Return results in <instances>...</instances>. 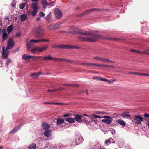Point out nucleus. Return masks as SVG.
Instances as JSON below:
<instances>
[{"label": "nucleus", "instance_id": "obj_42", "mask_svg": "<svg viewBox=\"0 0 149 149\" xmlns=\"http://www.w3.org/2000/svg\"><path fill=\"white\" fill-rule=\"evenodd\" d=\"M91 10V12L93 11H101L103 10L102 9H100V8H93L90 9Z\"/></svg>", "mask_w": 149, "mask_h": 149}, {"label": "nucleus", "instance_id": "obj_6", "mask_svg": "<svg viewBox=\"0 0 149 149\" xmlns=\"http://www.w3.org/2000/svg\"><path fill=\"white\" fill-rule=\"evenodd\" d=\"M31 8L33 10L31 12V14L32 16L36 15L38 10V8L36 3H33L31 5Z\"/></svg>", "mask_w": 149, "mask_h": 149}, {"label": "nucleus", "instance_id": "obj_45", "mask_svg": "<svg viewBox=\"0 0 149 149\" xmlns=\"http://www.w3.org/2000/svg\"><path fill=\"white\" fill-rule=\"evenodd\" d=\"M66 61L68 63H70L72 62V61L71 60H69L66 59L61 58V61Z\"/></svg>", "mask_w": 149, "mask_h": 149}, {"label": "nucleus", "instance_id": "obj_7", "mask_svg": "<svg viewBox=\"0 0 149 149\" xmlns=\"http://www.w3.org/2000/svg\"><path fill=\"white\" fill-rule=\"evenodd\" d=\"M7 43L8 45L6 48V49H12L15 44L13 39V38H10L7 42Z\"/></svg>", "mask_w": 149, "mask_h": 149}, {"label": "nucleus", "instance_id": "obj_25", "mask_svg": "<svg viewBox=\"0 0 149 149\" xmlns=\"http://www.w3.org/2000/svg\"><path fill=\"white\" fill-rule=\"evenodd\" d=\"M31 52L33 54L35 53L36 52H39V47H36L33 48L31 50Z\"/></svg>", "mask_w": 149, "mask_h": 149}, {"label": "nucleus", "instance_id": "obj_35", "mask_svg": "<svg viewBox=\"0 0 149 149\" xmlns=\"http://www.w3.org/2000/svg\"><path fill=\"white\" fill-rule=\"evenodd\" d=\"M96 64L93 63H82V65H86L87 66H95Z\"/></svg>", "mask_w": 149, "mask_h": 149}, {"label": "nucleus", "instance_id": "obj_59", "mask_svg": "<svg viewBox=\"0 0 149 149\" xmlns=\"http://www.w3.org/2000/svg\"><path fill=\"white\" fill-rule=\"evenodd\" d=\"M114 67V66H111V65H106V67L107 68H113Z\"/></svg>", "mask_w": 149, "mask_h": 149}, {"label": "nucleus", "instance_id": "obj_61", "mask_svg": "<svg viewBox=\"0 0 149 149\" xmlns=\"http://www.w3.org/2000/svg\"><path fill=\"white\" fill-rule=\"evenodd\" d=\"M144 117L146 118H149V114H145L144 115Z\"/></svg>", "mask_w": 149, "mask_h": 149}, {"label": "nucleus", "instance_id": "obj_48", "mask_svg": "<svg viewBox=\"0 0 149 149\" xmlns=\"http://www.w3.org/2000/svg\"><path fill=\"white\" fill-rule=\"evenodd\" d=\"M61 58H58L55 57H52V60H54L55 61H61Z\"/></svg>", "mask_w": 149, "mask_h": 149}, {"label": "nucleus", "instance_id": "obj_46", "mask_svg": "<svg viewBox=\"0 0 149 149\" xmlns=\"http://www.w3.org/2000/svg\"><path fill=\"white\" fill-rule=\"evenodd\" d=\"M81 122H86V118L84 117V116H81Z\"/></svg>", "mask_w": 149, "mask_h": 149}, {"label": "nucleus", "instance_id": "obj_49", "mask_svg": "<svg viewBox=\"0 0 149 149\" xmlns=\"http://www.w3.org/2000/svg\"><path fill=\"white\" fill-rule=\"evenodd\" d=\"M54 4V2L52 1L49 3H47V5H49L51 6H53Z\"/></svg>", "mask_w": 149, "mask_h": 149}, {"label": "nucleus", "instance_id": "obj_24", "mask_svg": "<svg viewBox=\"0 0 149 149\" xmlns=\"http://www.w3.org/2000/svg\"><path fill=\"white\" fill-rule=\"evenodd\" d=\"M117 122L118 124L123 126H125L126 124V123L121 119L117 120Z\"/></svg>", "mask_w": 149, "mask_h": 149}, {"label": "nucleus", "instance_id": "obj_16", "mask_svg": "<svg viewBox=\"0 0 149 149\" xmlns=\"http://www.w3.org/2000/svg\"><path fill=\"white\" fill-rule=\"evenodd\" d=\"M44 135L46 137H49L51 136L50 130H46L44 132Z\"/></svg>", "mask_w": 149, "mask_h": 149}, {"label": "nucleus", "instance_id": "obj_40", "mask_svg": "<svg viewBox=\"0 0 149 149\" xmlns=\"http://www.w3.org/2000/svg\"><path fill=\"white\" fill-rule=\"evenodd\" d=\"M61 90L59 89H54L52 90H48L47 92H52L54 91H59Z\"/></svg>", "mask_w": 149, "mask_h": 149}, {"label": "nucleus", "instance_id": "obj_32", "mask_svg": "<svg viewBox=\"0 0 149 149\" xmlns=\"http://www.w3.org/2000/svg\"><path fill=\"white\" fill-rule=\"evenodd\" d=\"M42 57L41 56H31V58L33 60V61L40 59Z\"/></svg>", "mask_w": 149, "mask_h": 149}, {"label": "nucleus", "instance_id": "obj_58", "mask_svg": "<svg viewBox=\"0 0 149 149\" xmlns=\"http://www.w3.org/2000/svg\"><path fill=\"white\" fill-rule=\"evenodd\" d=\"M51 47L53 48H55L58 47V45H52Z\"/></svg>", "mask_w": 149, "mask_h": 149}, {"label": "nucleus", "instance_id": "obj_53", "mask_svg": "<svg viewBox=\"0 0 149 149\" xmlns=\"http://www.w3.org/2000/svg\"><path fill=\"white\" fill-rule=\"evenodd\" d=\"M45 15V14L43 12H40L39 14L40 17H43Z\"/></svg>", "mask_w": 149, "mask_h": 149}, {"label": "nucleus", "instance_id": "obj_22", "mask_svg": "<svg viewBox=\"0 0 149 149\" xmlns=\"http://www.w3.org/2000/svg\"><path fill=\"white\" fill-rule=\"evenodd\" d=\"M65 120L69 123H73L75 122L74 118H68L65 119Z\"/></svg>", "mask_w": 149, "mask_h": 149}, {"label": "nucleus", "instance_id": "obj_5", "mask_svg": "<svg viewBox=\"0 0 149 149\" xmlns=\"http://www.w3.org/2000/svg\"><path fill=\"white\" fill-rule=\"evenodd\" d=\"M59 26V25L57 23H53L49 25L47 28V29L48 31H54L58 29Z\"/></svg>", "mask_w": 149, "mask_h": 149}, {"label": "nucleus", "instance_id": "obj_33", "mask_svg": "<svg viewBox=\"0 0 149 149\" xmlns=\"http://www.w3.org/2000/svg\"><path fill=\"white\" fill-rule=\"evenodd\" d=\"M64 123V120L61 119H58L57 120V124H61Z\"/></svg>", "mask_w": 149, "mask_h": 149}, {"label": "nucleus", "instance_id": "obj_50", "mask_svg": "<svg viewBox=\"0 0 149 149\" xmlns=\"http://www.w3.org/2000/svg\"><path fill=\"white\" fill-rule=\"evenodd\" d=\"M131 51L133 52L136 53H140L141 54V51L138 50H135L134 49H131L130 50Z\"/></svg>", "mask_w": 149, "mask_h": 149}, {"label": "nucleus", "instance_id": "obj_51", "mask_svg": "<svg viewBox=\"0 0 149 149\" xmlns=\"http://www.w3.org/2000/svg\"><path fill=\"white\" fill-rule=\"evenodd\" d=\"M96 114H106V112H102V111H97L96 113Z\"/></svg>", "mask_w": 149, "mask_h": 149}, {"label": "nucleus", "instance_id": "obj_1", "mask_svg": "<svg viewBox=\"0 0 149 149\" xmlns=\"http://www.w3.org/2000/svg\"><path fill=\"white\" fill-rule=\"evenodd\" d=\"M96 33L90 34V35L87 36V37H84L81 36L78 37L77 38L79 40L81 41H88L89 42H95L98 39H101L102 38V36L99 34H96Z\"/></svg>", "mask_w": 149, "mask_h": 149}, {"label": "nucleus", "instance_id": "obj_14", "mask_svg": "<svg viewBox=\"0 0 149 149\" xmlns=\"http://www.w3.org/2000/svg\"><path fill=\"white\" fill-rule=\"evenodd\" d=\"M90 12H91L90 9L82 13L79 14L77 16V17H81L82 16L87 15Z\"/></svg>", "mask_w": 149, "mask_h": 149}, {"label": "nucleus", "instance_id": "obj_47", "mask_svg": "<svg viewBox=\"0 0 149 149\" xmlns=\"http://www.w3.org/2000/svg\"><path fill=\"white\" fill-rule=\"evenodd\" d=\"M130 74H135L136 75H142L141 74H142V73H140L138 72H131L129 73Z\"/></svg>", "mask_w": 149, "mask_h": 149}, {"label": "nucleus", "instance_id": "obj_28", "mask_svg": "<svg viewBox=\"0 0 149 149\" xmlns=\"http://www.w3.org/2000/svg\"><path fill=\"white\" fill-rule=\"evenodd\" d=\"M52 57L50 55H48L47 56L44 57L43 58V60L45 61L52 60Z\"/></svg>", "mask_w": 149, "mask_h": 149}, {"label": "nucleus", "instance_id": "obj_63", "mask_svg": "<svg viewBox=\"0 0 149 149\" xmlns=\"http://www.w3.org/2000/svg\"><path fill=\"white\" fill-rule=\"evenodd\" d=\"M21 34L19 33H17L16 34V36L17 37H20L21 36Z\"/></svg>", "mask_w": 149, "mask_h": 149}, {"label": "nucleus", "instance_id": "obj_19", "mask_svg": "<svg viewBox=\"0 0 149 149\" xmlns=\"http://www.w3.org/2000/svg\"><path fill=\"white\" fill-rule=\"evenodd\" d=\"M30 58H31V56L26 54L23 55L22 56V58L25 60L29 59Z\"/></svg>", "mask_w": 149, "mask_h": 149}, {"label": "nucleus", "instance_id": "obj_55", "mask_svg": "<svg viewBox=\"0 0 149 149\" xmlns=\"http://www.w3.org/2000/svg\"><path fill=\"white\" fill-rule=\"evenodd\" d=\"M65 104L63 103H55L54 102V105H65Z\"/></svg>", "mask_w": 149, "mask_h": 149}, {"label": "nucleus", "instance_id": "obj_9", "mask_svg": "<svg viewBox=\"0 0 149 149\" xmlns=\"http://www.w3.org/2000/svg\"><path fill=\"white\" fill-rule=\"evenodd\" d=\"M58 47L59 48L62 49H76L78 48L77 47H74L68 45H58Z\"/></svg>", "mask_w": 149, "mask_h": 149}, {"label": "nucleus", "instance_id": "obj_8", "mask_svg": "<svg viewBox=\"0 0 149 149\" xmlns=\"http://www.w3.org/2000/svg\"><path fill=\"white\" fill-rule=\"evenodd\" d=\"M98 33V31H90L88 33L84 32L82 31H80L77 32V33L85 36H88L90 34H92L94 33Z\"/></svg>", "mask_w": 149, "mask_h": 149}, {"label": "nucleus", "instance_id": "obj_3", "mask_svg": "<svg viewBox=\"0 0 149 149\" xmlns=\"http://www.w3.org/2000/svg\"><path fill=\"white\" fill-rule=\"evenodd\" d=\"M44 31V29L40 27H35L32 30L33 33L38 37H42Z\"/></svg>", "mask_w": 149, "mask_h": 149}, {"label": "nucleus", "instance_id": "obj_54", "mask_svg": "<svg viewBox=\"0 0 149 149\" xmlns=\"http://www.w3.org/2000/svg\"><path fill=\"white\" fill-rule=\"evenodd\" d=\"M64 85H65V86H78V85H76V84H64Z\"/></svg>", "mask_w": 149, "mask_h": 149}, {"label": "nucleus", "instance_id": "obj_15", "mask_svg": "<svg viewBox=\"0 0 149 149\" xmlns=\"http://www.w3.org/2000/svg\"><path fill=\"white\" fill-rule=\"evenodd\" d=\"M75 117L74 119H75V121L76 120L77 121L79 122H81V116L79 115H74Z\"/></svg>", "mask_w": 149, "mask_h": 149}, {"label": "nucleus", "instance_id": "obj_26", "mask_svg": "<svg viewBox=\"0 0 149 149\" xmlns=\"http://www.w3.org/2000/svg\"><path fill=\"white\" fill-rule=\"evenodd\" d=\"M13 26L12 25H10L8 27L7 30L8 34H9L13 30Z\"/></svg>", "mask_w": 149, "mask_h": 149}, {"label": "nucleus", "instance_id": "obj_62", "mask_svg": "<svg viewBox=\"0 0 149 149\" xmlns=\"http://www.w3.org/2000/svg\"><path fill=\"white\" fill-rule=\"evenodd\" d=\"M12 6L13 7H15V1H13L12 2Z\"/></svg>", "mask_w": 149, "mask_h": 149}, {"label": "nucleus", "instance_id": "obj_30", "mask_svg": "<svg viewBox=\"0 0 149 149\" xmlns=\"http://www.w3.org/2000/svg\"><path fill=\"white\" fill-rule=\"evenodd\" d=\"M36 148V145L35 143H32L28 147V149H35Z\"/></svg>", "mask_w": 149, "mask_h": 149}, {"label": "nucleus", "instance_id": "obj_20", "mask_svg": "<svg viewBox=\"0 0 149 149\" xmlns=\"http://www.w3.org/2000/svg\"><path fill=\"white\" fill-rule=\"evenodd\" d=\"M52 18L51 13L50 12L47 16L45 17V19L47 22H49Z\"/></svg>", "mask_w": 149, "mask_h": 149}, {"label": "nucleus", "instance_id": "obj_56", "mask_svg": "<svg viewBox=\"0 0 149 149\" xmlns=\"http://www.w3.org/2000/svg\"><path fill=\"white\" fill-rule=\"evenodd\" d=\"M146 49L143 52H141V54H147L148 52Z\"/></svg>", "mask_w": 149, "mask_h": 149}, {"label": "nucleus", "instance_id": "obj_60", "mask_svg": "<svg viewBox=\"0 0 149 149\" xmlns=\"http://www.w3.org/2000/svg\"><path fill=\"white\" fill-rule=\"evenodd\" d=\"M109 139L108 140H106L105 142V144H107L108 143H110V141Z\"/></svg>", "mask_w": 149, "mask_h": 149}, {"label": "nucleus", "instance_id": "obj_21", "mask_svg": "<svg viewBox=\"0 0 149 149\" xmlns=\"http://www.w3.org/2000/svg\"><path fill=\"white\" fill-rule=\"evenodd\" d=\"M48 48V46H45L42 48L39 47V52H43L46 51Z\"/></svg>", "mask_w": 149, "mask_h": 149}, {"label": "nucleus", "instance_id": "obj_27", "mask_svg": "<svg viewBox=\"0 0 149 149\" xmlns=\"http://www.w3.org/2000/svg\"><path fill=\"white\" fill-rule=\"evenodd\" d=\"M21 20L22 21H24L27 18V16L25 14H22L20 17Z\"/></svg>", "mask_w": 149, "mask_h": 149}, {"label": "nucleus", "instance_id": "obj_64", "mask_svg": "<svg viewBox=\"0 0 149 149\" xmlns=\"http://www.w3.org/2000/svg\"><path fill=\"white\" fill-rule=\"evenodd\" d=\"M70 115V114H64L63 115V116L64 117H69Z\"/></svg>", "mask_w": 149, "mask_h": 149}, {"label": "nucleus", "instance_id": "obj_44", "mask_svg": "<svg viewBox=\"0 0 149 149\" xmlns=\"http://www.w3.org/2000/svg\"><path fill=\"white\" fill-rule=\"evenodd\" d=\"M42 3L43 5H47L48 3L46 0H42Z\"/></svg>", "mask_w": 149, "mask_h": 149}, {"label": "nucleus", "instance_id": "obj_39", "mask_svg": "<svg viewBox=\"0 0 149 149\" xmlns=\"http://www.w3.org/2000/svg\"><path fill=\"white\" fill-rule=\"evenodd\" d=\"M102 77H98L96 76H95L93 77V79H95L97 80H100L101 81L102 80Z\"/></svg>", "mask_w": 149, "mask_h": 149}, {"label": "nucleus", "instance_id": "obj_13", "mask_svg": "<svg viewBox=\"0 0 149 149\" xmlns=\"http://www.w3.org/2000/svg\"><path fill=\"white\" fill-rule=\"evenodd\" d=\"M20 125L15 127L10 132V134H13L16 132L21 127Z\"/></svg>", "mask_w": 149, "mask_h": 149}, {"label": "nucleus", "instance_id": "obj_23", "mask_svg": "<svg viewBox=\"0 0 149 149\" xmlns=\"http://www.w3.org/2000/svg\"><path fill=\"white\" fill-rule=\"evenodd\" d=\"M101 61L103 62L111 63L112 61L108 58H104L102 57Z\"/></svg>", "mask_w": 149, "mask_h": 149}, {"label": "nucleus", "instance_id": "obj_29", "mask_svg": "<svg viewBox=\"0 0 149 149\" xmlns=\"http://www.w3.org/2000/svg\"><path fill=\"white\" fill-rule=\"evenodd\" d=\"M120 116H122L123 117H130V116L128 114V113L127 112L122 113L120 115Z\"/></svg>", "mask_w": 149, "mask_h": 149}, {"label": "nucleus", "instance_id": "obj_36", "mask_svg": "<svg viewBox=\"0 0 149 149\" xmlns=\"http://www.w3.org/2000/svg\"><path fill=\"white\" fill-rule=\"evenodd\" d=\"M106 65H105L103 64H96L95 65V66L97 67H102L103 68H106Z\"/></svg>", "mask_w": 149, "mask_h": 149}, {"label": "nucleus", "instance_id": "obj_38", "mask_svg": "<svg viewBox=\"0 0 149 149\" xmlns=\"http://www.w3.org/2000/svg\"><path fill=\"white\" fill-rule=\"evenodd\" d=\"M31 76L33 78H36L39 76V74H38L37 73H35L31 74Z\"/></svg>", "mask_w": 149, "mask_h": 149}, {"label": "nucleus", "instance_id": "obj_11", "mask_svg": "<svg viewBox=\"0 0 149 149\" xmlns=\"http://www.w3.org/2000/svg\"><path fill=\"white\" fill-rule=\"evenodd\" d=\"M32 42H31V40L30 41H29V40L28 39H27L26 40V47L28 50H29L30 49L33 47V45L32 43Z\"/></svg>", "mask_w": 149, "mask_h": 149}, {"label": "nucleus", "instance_id": "obj_37", "mask_svg": "<svg viewBox=\"0 0 149 149\" xmlns=\"http://www.w3.org/2000/svg\"><path fill=\"white\" fill-rule=\"evenodd\" d=\"M40 42V39L38 40L32 39L31 40V42H32L35 43H38Z\"/></svg>", "mask_w": 149, "mask_h": 149}, {"label": "nucleus", "instance_id": "obj_57", "mask_svg": "<svg viewBox=\"0 0 149 149\" xmlns=\"http://www.w3.org/2000/svg\"><path fill=\"white\" fill-rule=\"evenodd\" d=\"M109 139L110 141V143H113L115 142L114 140L112 138H110Z\"/></svg>", "mask_w": 149, "mask_h": 149}, {"label": "nucleus", "instance_id": "obj_34", "mask_svg": "<svg viewBox=\"0 0 149 149\" xmlns=\"http://www.w3.org/2000/svg\"><path fill=\"white\" fill-rule=\"evenodd\" d=\"M6 66L8 67V65L12 61L11 59L10 58H8L6 60Z\"/></svg>", "mask_w": 149, "mask_h": 149}, {"label": "nucleus", "instance_id": "obj_2", "mask_svg": "<svg viewBox=\"0 0 149 149\" xmlns=\"http://www.w3.org/2000/svg\"><path fill=\"white\" fill-rule=\"evenodd\" d=\"M91 119L93 118H104L105 119L102 120V121L104 123L107 124H110L112 122V118L108 116H104L102 117H101L100 116L93 114L90 117Z\"/></svg>", "mask_w": 149, "mask_h": 149}, {"label": "nucleus", "instance_id": "obj_12", "mask_svg": "<svg viewBox=\"0 0 149 149\" xmlns=\"http://www.w3.org/2000/svg\"><path fill=\"white\" fill-rule=\"evenodd\" d=\"M4 47H3V50L1 52L2 53V58L3 59H5L7 58L9 54V52L8 51H5L4 49Z\"/></svg>", "mask_w": 149, "mask_h": 149}, {"label": "nucleus", "instance_id": "obj_43", "mask_svg": "<svg viewBox=\"0 0 149 149\" xmlns=\"http://www.w3.org/2000/svg\"><path fill=\"white\" fill-rule=\"evenodd\" d=\"M25 6V4L24 3H22L19 5V8L20 9H22Z\"/></svg>", "mask_w": 149, "mask_h": 149}, {"label": "nucleus", "instance_id": "obj_18", "mask_svg": "<svg viewBox=\"0 0 149 149\" xmlns=\"http://www.w3.org/2000/svg\"><path fill=\"white\" fill-rule=\"evenodd\" d=\"M41 126L44 129H48L49 127V125L46 123H43L41 124Z\"/></svg>", "mask_w": 149, "mask_h": 149}, {"label": "nucleus", "instance_id": "obj_31", "mask_svg": "<svg viewBox=\"0 0 149 149\" xmlns=\"http://www.w3.org/2000/svg\"><path fill=\"white\" fill-rule=\"evenodd\" d=\"M8 34L6 32H3V31L2 38L4 40L6 39L8 37Z\"/></svg>", "mask_w": 149, "mask_h": 149}, {"label": "nucleus", "instance_id": "obj_52", "mask_svg": "<svg viewBox=\"0 0 149 149\" xmlns=\"http://www.w3.org/2000/svg\"><path fill=\"white\" fill-rule=\"evenodd\" d=\"M40 42H48L49 40L47 39H40Z\"/></svg>", "mask_w": 149, "mask_h": 149}, {"label": "nucleus", "instance_id": "obj_17", "mask_svg": "<svg viewBox=\"0 0 149 149\" xmlns=\"http://www.w3.org/2000/svg\"><path fill=\"white\" fill-rule=\"evenodd\" d=\"M83 139L82 137H80L77 138L75 140V142L76 143V145L80 144L83 141Z\"/></svg>", "mask_w": 149, "mask_h": 149}, {"label": "nucleus", "instance_id": "obj_10", "mask_svg": "<svg viewBox=\"0 0 149 149\" xmlns=\"http://www.w3.org/2000/svg\"><path fill=\"white\" fill-rule=\"evenodd\" d=\"M55 17L57 19H60L62 16V14L61 10L58 8H56L54 11Z\"/></svg>", "mask_w": 149, "mask_h": 149}, {"label": "nucleus", "instance_id": "obj_4", "mask_svg": "<svg viewBox=\"0 0 149 149\" xmlns=\"http://www.w3.org/2000/svg\"><path fill=\"white\" fill-rule=\"evenodd\" d=\"M133 122L136 124H141V122L143 121V118L140 115L133 116Z\"/></svg>", "mask_w": 149, "mask_h": 149}, {"label": "nucleus", "instance_id": "obj_41", "mask_svg": "<svg viewBox=\"0 0 149 149\" xmlns=\"http://www.w3.org/2000/svg\"><path fill=\"white\" fill-rule=\"evenodd\" d=\"M93 58L94 59H96L101 61L102 57L98 56H95L93 57Z\"/></svg>", "mask_w": 149, "mask_h": 149}]
</instances>
